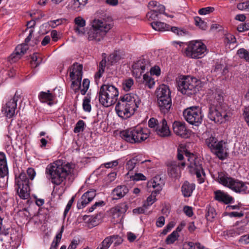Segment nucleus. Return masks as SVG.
Masks as SVG:
<instances>
[{
	"label": "nucleus",
	"instance_id": "9d476101",
	"mask_svg": "<svg viewBox=\"0 0 249 249\" xmlns=\"http://www.w3.org/2000/svg\"><path fill=\"white\" fill-rule=\"evenodd\" d=\"M183 114L185 120L191 124L198 126L202 122L203 115L201 108L198 106H193L185 109Z\"/></svg>",
	"mask_w": 249,
	"mask_h": 249
},
{
	"label": "nucleus",
	"instance_id": "774afa93",
	"mask_svg": "<svg viewBox=\"0 0 249 249\" xmlns=\"http://www.w3.org/2000/svg\"><path fill=\"white\" fill-rule=\"evenodd\" d=\"M239 242H241L242 243L245 244H249V234L242 235L239 239Z\"/></svg>",
	"mask_w": 249,
	"mask_h": 249
},
{
	"label": "nucleus",
	"instance_id": "473e14b6",
	"mask_svg": "<svg viewBox=\"0 0 249 249\" xmlns=\"http://www.w3.org/2000/svg\"><path fill=\"white\" fill-rule=\"evenodd\" d=\"M148 61L143 58H141L138 61L132 65V68L134 70L141 69L142 71L140 73H142L145 69V67L148 65Z\"/></svg>",
	"mask_w": 249,
	"mask_h": 249
},
{
	"label": "nucleus",
	"instance_id": "5701e85b",
	"mask_svg": "<svg viewBox=\"0 0 249 249\" xmlns=\"http://www.w3.org/2000/svg\"><path fill=\"white\" fill-rule=\"evenodd\" d=\"M142 155H137L128 160L125 165L126 169L129 171H131L137 165L150 161V160H142Z\"/></svg>",
	"mask_w": 249,
	"mask_h": 249
},
{
	"label": "nucleus",
	"instance_id": "864d4df0",
	"mask_svg": "<svg viewBox=\"0 0 249 249\" xmlns=\"http://www.w3.org/2000/svg\"><path fill=\"white\" fill-rule=\"evenodd\" d=\"M214 10V8L213 7H207L202 8L198 10V13L200 15H206L212 13Z\"/></svg>",
	"mask_w": 249,
	"mask_h": 249
},
{
	"label": "nucleus",
	"instance_id": "9b49d317",
	"mask_svg": "<svg viewBox=\"0 0 249 249\" xmlns=\"http://www.w3.org/2000/svg\"><path fill=\"white\" fill-rule=\"evenodd\" d=\"M206 45L201 41H190L187 48L185 49L184 53L192 58H201L206 51Z\"/></svg>",
	"mask_w": 249,
	"mask_h": 249
},
{
	"label": "nucleus",
	"instance_id": "3c124183",
	"mask_svg": "<svg viewBox=\"0 0 249 249\" xmlns=\"http://www.w3.org/2000/svg\"><path fill=\"white\" fill-rule=\"evenodd\" d=\"M90 81L88 79H84L83 81L82 86L83 88L80 90V92L82 95H85L89 88V85Z\"/></svg>",
	"mask_w": 249,
	"mask_h": 249
},
{
	"label": "nucleus",
	"instance_id": "603ef678",
	"mask_svg": "<svg viewBox=\"0 0 249 249\" xmlns=\"http://www.w3.org/2000/svg\"><path fill=\"white\" fill-rule=\"evenodd\" d=\"M172 32L177 34L178 36H183L187 34V31L184 29H181L177 27H170Z\"/></svg>",
	"mask_w": 249,
	"mask_h": 249
},
{
	"label": "nucleus",
	"instance_id": "f03ea898",
	"mask_svg": "<svg viewBox=\"0 0 249 249\" xmlns=\"http://www.w3.org/2000/svg\"><path fill=\"white\" fill-rule=\"evenodd\" d=\"M112 27L113 22L110 17L107 18V20L104 18L94 19L93 21L92 28L88 33V40L96 42L101 41Z\"/></svg>",
	"mask_w": 249,
	"mask_h": 249
},
{
	"label": "nucleus",
	"instance_id": "412c9836",
	"mask_svg": "<svg viewBox=\"0 0 249 249\" xmlns=\"http://www.w3.org/2000/svg\"><path fill=\"white\" fill-rule=\"evenodd\" d=\"M157 134L160 137H165L170 135L171 131L165 119H163L156 128Z\"/></svg>",
	"mask_w": 249,
	"mask_h": 249
},
{
	"label": "nucleus",
	"instance_id": "79ce46f5",
	"mask_svg": "<svg viewBox=\"0 0 249 249\" xmlns=\"http://www.w3.org/2000/svg\"><path fill=\"white\" fill-rule=\"evenodd\" d=\"M179 237L178 233L176 231H173L172 233L169 234L166 238L165 242L167 244H171L174 243L176 241L178 240Z\"/></svg>",
	"mask_w": 249,
	"mask_h": 249
},
{
	"label": "nucleus",
	"instance_id": "72a5a7b5",
	"mask_svg": "<svg viewBox=\"0 0 249 249\" xmlns=\"http://www.w3.org/2000/svg\"><path fill=\"white\" fill-rule=\"evenodd\" d=\"M214 107L218 110V112L221 114V117L223 120H228L227 118L228 117L227 115V110H228V107L226 104H216L214 105Z\"/></svg>",
	"mask_w": 249,
	"mask_h": 249
},
{
	"label": "nucleus",
	"instance_id": "f257e3e1",
	"mask_svg": "<svg viewBox=\"0 0 249 249\" xmlns=\"http://www.w3.org/2000/svg\"><path fill=\"white\" fill-rule=\"evenodd\" d=\"M71 169L70 163L63 164L60 161H56L47 165L45 172L47 178L53 184L59 185L66 180L71 172Z\"/></svg>",
	"mask_w": 249,
	"mask_h": 249
},
{
	"label": "nucleus",
	"instance_id": "4d7b16f0",
	"mask_svg": "<svg viewBox=\"0 0 249 249\" xmlns=\"http://www.w3.org/2000/svg\"><path fill=\"white\" fill-rule=\"evenodd\" d=\"M178 166L174 163H172L170 165H168V172L171 175L177 173Z\"/></svg>",
	"mask_w": 249,
	"mask_h": 249
},
{
	"label": "nucleus",
	"instance_id": "423d86ee",
	"mask_svg": "<svg viewBox=\"0 0 249 249\" xmlns=\"http://www.w3.org/2000/svg\"><path fill=\"white\" fill-rule=\"evenodd\" d=\"M185 155L188 158V163L182 162L181 165L184 167L186 164L188 165L189 172L192 175H196L201 183L204 182V179L201 178V174L205 175V173L202 167V161L198 159L194 154L188 151H185Z\"/></svg>",
	"mask_w": 249,
	"mask_h": 249
},
{
	"label": "nucleus",
	"instance_id": "393cba45",
	"mask_svg": "<svg viewBox=\"0 0 249 249\" xmlns=\"http://www.w3.org/2000/svg\"><path fill=\"white\" fill-rule=\"evenodd\" d=\"M128 191L129 190L125 185L117 186L112 191V194L114 197L113 199H118L123 197Z\"/></svg>",
	"mask_w": 249,
	"mask_h": 249
},
{
	"label": "nucleus",
	"instance_id": "4c0bfd02",
	"mask_svg": "<svg viewBox=\"0 0 249 249\" xmlns=\"http://www.w3.org/2000/svg\"><path fill=\"white\" fill-rule=\"evenodd\" d=\"M64 229V226H62L60 231L57 233V234L55 236L54 240L53 241L51 244V246H53V247L57 249L59 243L60 242L61 239L62 238V235Z\"/></svg>",
	"mask_w": 249,
	"mask_h": 249
},
{
	"label": "nucleus",
	"instance_id": "6e6d98bb",
	"mask_svg": "<svg viewBox=\"0 0 249 249\" xmlns=\"http://www.w3.org/2000/svg\"><path fill=\"white\" fill-rule=\"evenodd\" d=\"M112 238L113 242H114V245L115 246H117L121 244L123 241V239L120 236L118 235H111Z\"/></svg>",
	"mask_w": 249,
	"mask_h": 249
},
{
	"label": "nucleus",
	"instance_id": "1a4fd4ad",
	"mask_svg": "<svg viewBox=\"0 0 249 249\" xmlns=\"http://www.w3.org/2000/svg\"><path fill=\"white\" fill-rule=\"evenodd\" d=\"M70 77L72 81L71 88L75 93L77 92L81 88V82L83 76V65L75 62L69 68Z\"/></svg>",
	"mask_w": 249,
	"mask_h": 249
},
{
	"label": "nucleus",
	"instance_id": "cd10ccee",
	"mask_svg": "<svg viewBox=\"0 0 249 249\" xmlns=\"http://www.w3.org/2000/svg\"><path fill=\"white\" fill-rule=\"evenodd\" d=\"M158 180L160 181V178L159 177H155L153 179L148 181L147 186L148 187H153L155 190L153 191L154 194H159L162 189V182H159Z\"/></svg>",
	"mask_w": 249,
	"mask_h": 249
},
{
	"label": "nucleus",
	"instance_id": "09e8293b",
	"mask_svg": "<svg viewBox=\"0 0 249 249\" xmlns=\"http://www.w3.org/2000/svg\"><path fill=\"white\" fill-rule=\"evenodd\" d=\"M154 194V193L152 192L151 195L147 197L146 202L143 204V207L145 209H147L149 206L151 205L156 201V196Z\"/></svg>",
	"mask_w": 249,
	"mask_h": 249
},
{
	"label": "nucleus",
	"instance_id": "052dcab7",
	"mask_svg": "<svg viewBox=\"0 0 249 249\" xmlns=\"http://www.w3.org/2000/svg\"><path fill=\"white\" fill-rule=\"evenodd\" d=\"M183 212L189 217L193 216L194 213L192 208L188 206H185L183 208Z\"/></svg>",
	"mask_w": 249,
	"mask_h": 249
},
{
	"label": "nucleus",
	"instance_id": "13d9d810",
	"mask_svg": "<svg viewBox=\"0 0 249 249\" xmlns=\"http://www.w3.org/2000/svg\"><path fill=\"white\" fill-rule=\"evenodd\" d=\"M75 196H73L71 199L69 201L64 212V216H66L69 210H70L72 203L74 200Z\"/></svg>",
	"mask_w": 249,
	"mask_h": 249
},
{
	"label": "nucleus",
	"instance_id": "c85d7f7f",
	"mask_svg": "<svg viewBox=\"0 0 249 249\" xmlns=\"http://www.w3.org/2000/svg\"><path fill=\"white\" fill-rule=\"evenodd\" d=\"M8 170L5 154L0 152V177L3 178L8 174Z\"/></svg>",
	"mask_w": 249,
	"mask_h": 249
},
{
	"label": "nucleus",
	"instance_id": "49530a36",
	"mask_svg": "<svg viewBox=\"0 0 249 249\" xmlns=\"http://www.w3.org/2000/svg\"><path fill=\"white\" fill-rule=\"evenodd\" d=\"M160 15L159 13L154 11L153 10L151 9V11L148 12L146 16L148 18L149 20H152L154 21H157L159 19L160 17L159 16Z\"/></svg>",
	"mask_w": 249,
	"mask_h": 249
},
{
	"label": "nucleus",
	"instance_id": "338daca9",
	"mask_svg": "<svg viewBox=\"0 0 249 249\" xmlns=\"http://www.w3.org/2000/svg\"><path fill=\"white\" fill-rule=\"evenodd\" d=\"M243 115L244 116L246 122L249 126V107H246L245 108Z\"/></svg>",
	"mask_w": 249,
	"mask_h": 249
},
{
	"label": "nucleus",
	"instance_id": "2eb2a0df",
	"mask_svg": "<svg viewBox=\"0 0 249 249\" xmlns=\"http://www.w3.org/2000/svg\"><path fill=\"white\" fill-rule=\"evenodd\" d=\"M18 98V97L16 96V93L13 98L8 101L5 106L2 107V112H3L7 118H11L15 115Z\"/></svg>",
	"mask_w": 249,
	"mask_h": 249
},
{
	"label": "nucleus",
	"instance_id": "c9c22d12",
	"mask_svg": "<svg viewBox=\"0 0 249 249\" xmlns=\"http://www.w3.org/2000/svg\"><path fill=\"white\" fill-rule=\"evenodd\" d=\"M216 215V213L213 207L210 205L207 207L205 217L207 220L212 221Z\"/></svg>",
	"mask_w": 249,
	"mask_h": 249
},
{
	"label": "nucleus",
	"instance_id": "58836bf2",
	"mask_svg": "<svg viewBox=\"0 0 249 249\" xmlns=\"http://www.w3.org/2000/svg\"><path fill=\"white\" fill-rule=\"evenodd\" d=\"M195 24L196 26L198 27L199 29L202 30H206L207 28V23L199 17H196L194 18Z\"/></svg>",
	"mask_w": 249,
	"mask_h": 249
},
{
	"label": "nucleus",
	"instance_id": "e433bc0d",
	"mask_svg": "<svg viewBox=\"0 0 249 249\" xmlns=\"http://www.w3.org/2000/svg\"><path fill=\"white\" fill-rule=\"evenodd\" d=\"M134 85V80L131 78H129L124 80L122 83L123 89L125 91H128L131 90V88Z\"/></svg>",
	"mask_w": 249,
	"mask_h": 249
},
{
	"label": "nucleus",
	"instance_id": "6e6552de",
	"mask_svg": "<svg viewBox=\"0 0 249 249\" xmlns=\"http://www.w3.org/2000/svg\"><path fill=\"white\" fill-rule=\"evenodd\" d=\"M197 80L190 76H183L178 81V89L182 94L190 96L196 93Z\"/></svg>",
	"mask_w": 249,
	"mask_h": 249
},
{
	"label": "nucleus",
	"instance_id": "7ed1b4c3",
	"mask_svg": "<svg viewBox=\"0 0 249 249\" xmlns=\"http://www.w3.org/2000/svg\"><path fill=\"white\" fill-rule=\"evenodd\" d=\"M119 91L117 88L109 84H103L98 93L99 101L105 107L114 105L117 101Z\"/></svg>",
	"mask_w": 249,
	"mask_h": 249
},
{
	"label": "nucleus",
	"instance_id": "5fc2aeb1",
	"mask_svg": "<svg viewBox=\"0 0 249 249\" xmlns=\"http://www.w3.org/2000/svg\"><path fill=\"white\" fill-rule=\"evenodd\" d=\"M130 178L134 181L145 180L146 178L142 173H135L134 176H130Z\"/></svg>",
	"mask_w": 249,
	"mask_h": 249
},
{
	"label": "nucleus",
	"instance_id": "20e7f679",
	"mask_svg": "<svg viewBox=\"0 0 249 249\" xmlns=\"http://www.w3.org/2000/svg\"><path fill=\"white\" fill-rule=\"evenodd\" d=\"M120 136L130 143H140L149 137V131L147 128L132 127L121 131Z\"/></svg>",
	"mask_w": 249,
	"mask_h": 249
},
{
	"label": "nucleus",
	"instance_id": "aec40b11",
	"mask_svg": "<svg viewBox=\"0 0 249 249\" xmlns=\"http://www.w3.org/2000/svg\"><path fill=\"white\" fill-rule=\"evenodd\" d=\"M215 200L225 204L231 203L233 201V198L227 193L221 190H216L214 192Z\"/></svg>",
	"mask_w": 249,
	"mask_h": 249
},
{
	"label": "nucleus",
	"instance_id": "f8f14e48",
	"mask_svg": "<svg viewBox=\"0 0 249 249\" xmlns=\"http://www.w3.org/2000/svg\"><path fill=\"white\" fill-rule=\"evenodd\" d=\"M205 143L212 152L221 160L226 159L228 156L227 152H224L223 141L218 142L217 139L212 136L205 140Z\"/></svg>",
	"mask_w": 249,
	"mask_h": 249
},
{
	"label": "nucleus",
	"instance_id": "8fccbe9b",
	"mask_svg": "<svg viewBox=\"0 0 249 249\" xmlns=\"http://www.w3.org/2000/svg\"><path fill=\"white\" fill-rule=\"evenodd\" d=\"M41 61V58L37 56V53H34L31 56V63L35 67H36L39 65Z\"/></svg>",
	"mask_w": 249,
	"mask_h": 249
},
{
	"label": "nucleus",
	"instance_id": "4be33fe9",
	"mask_svg": "<svg viewBox=\"0 0 249 249\" xmlns=\"http://www.w3.org/2000/svg\"><path fill=\"white\" fill-rule=\"evenodd\" d=\"M208 117L215 123H221L223 121L218 110L214 107L213 104H211L209 106Z\"/></svg>",
	"mask_w": 249,
	"mask_h": 249
},
{
	"label": "nucleus",
	"instance_id": "b1692460",
	"mask_svg": "<svg viewBox=\"0 0 249 249\" xmlns=\"http://www.w3.org/2000/svg\"><path fill=\"white\" fill-rule=\"evenodd\" d=\"M54 97V95L51 93L49 90H48L47 92L41 91L38 95L39 101L42 103H47L49 106L53 104Z\"/></svg>",
	"mask_w": 249,
	"mask_h": 249
},
{
	"label": "nucleus",
	"instance_id": "ddd939ff",
	"mask_svg": "<svg viewBox=\"0 0 249 249\" xmlns=\"http://www.w3.org/2000/svg\"><path fill=\"white\" fill-rule=\"evenodd\" d=\"M17 192L19 196L23 199H28L30 196L29 180L24 172L20 173L18 177L16 178Z\"/></svg>",
	"mask_w": 249,
	"mask_h": 249
},
{
	"label": "nucleus",
	"instance_id": "bb28decb",
	"mask_svg": "<svg viewBox=\"0 0 249 249\" xmlns=\"http://www.w3.org/2000/svg\"><path fill=\"white\" fill-rule=\"evenodd\" d=\"M195 187L194 183H191L188 181H184L181 188L183 196L186 197L191 196Z\"/></svg>",
	"mask_w": 249,
	"mask_h": 249
},
{
	"label": "nucleus",
	"instance_id": "7c9ffc66",
	"mask_svg": "<svg viewBox=\"0 0 249 249\" xmlns=\"http://www.w3.org/2000/svg\"><path fill=\"white\" fill-rule=\"evenodd\" d=\"M148 6L150 8H153V10L159 14H164L167 16V14L165 12V6L160 4L156 1H151L148 3Z\"/></svg>",
	"mask_w": 249,
	"mask_h": 249
},
{
	"label": "nucleus",
	"instance_id": "ea45409f",
	"mask_svg": "<svg viewBox=\"0 0 249 249\" xmlns=\"http://www.w3.org/2000/svg\"><path fill=\"white\" fill-rule=\"evenodd\" d=\"M113 242L111 236L107 237L100 245V249H108Z\"/></svg>",
	"mask_w": 249,
	"mask_h": 249
},
{
	"label": "nucleus",
	"instance_id": "a19ab883",
	"mask_svg": "<svg viewBox=\"0 0 249 249\" xmlns=\"http://www.w3.org/2000/svg\"><path fill=\"white\" fill-rule=\"evenodd\" d=\"M237 54L242 59L248 62L249 52L244 48H240L237 51Z\"/></svg>",
	"mask_w": 249,
	"mask_h": 249
},
{
	"label": "nucleus",
	"instance_id": "4468645a",
	"mask_svg": "<svg viewBox=\"0 0 249 249\" xmlns=\"http://www.w3.org/2000/svg\"><path fill=\"white\" fill-rule=\"evenodd\" d=\"M136 109L127 105L126 103L119 100L115 107V111L117 114L120 118L127 119L134 114Z\"/></svg>",
	"mask_w": 249,
	"mask_h": 249
},
{
	"label": "nucleus",
	"instance_id": "6ab92c4d",
	"mask_svg": "<svg viewBox=\"0 0 249 249\" xmlns=\"http://www.w3.org/2000/svg\"><path fill=\"white\" fill-rule=\"evenodd\" d=\"M173 129L174 133L181 137H188V130L184 122L176 121L173 124Z\"/></svg>",
	"mask_w": 249,
	"mask_h": 249
},
{
	"label": "nucleus",
	"instance_id": "dca6fc26",
	"mask_svg": "<svg viewBox=\"0 0 249 249\" xmlns=\"http://www.w3.org/2000/svg\"><path fill=\"white\" fill-rule=\"evenodd\" d=\"M138 96L136 94L134 93H127L120 97L121 100L123 102L127 104V105L137 109L139 105V101H137Z\"/></svg>",
	"mask_w": 249,
	"mask_h": 249
},
{
	"label": "nucleus",
	"instance_id": "0e129e2a",
	"mask_svg": "<svg viewBox=\"0 0 249 249\" xmlns=\"http://www.w3.org/2000/svg\"><path fill=\"white\" fill-rule=\"evenodd\" d=\"M160 74V70L159 67H152L150 70V75H155L156 76H159Z\"/></svg>",
	"mask_w": 249,
	"mask_h": 249
},
{
	"label": "nucleus",
	"instance_id": "f704fd0d",
	"mask_svg": "<svg viewBox=\"0 0 249 249\" xmlns=\"http://www.w3.org/2000/svg\"><path fill=\"white\" fill-rule=\"evenodd\" d=\"M143 83L149 89H152L155 85V82L151 76L148 73H145L143 76Z\"/></svg>",
	"mask_w": 249,
	"mask_h": 249
},
{
	"label": "nucleus",
	"instance_id": "69168bd1",
	"mask_svg": "<svg viewBox=\"0 0 249 249\" xmlns=\"http://www.w3.org/2000/svg\"><path fill=\"white\" fill-rule=\"evenodd\" d=\"M119 51H115L111 54L110 57L114 61H118L121 59V56L119 54Z\"/></svg>",
	"mask_w": 249,
	"mask_h": 249
},
{
	"label": "nucleus",
	"instance_id": "a878e982",
	"mask_svg": "<svg viewBox=\"0 0 249 249\" xmlns=\"http://www.w3.org/2000/svg\"><path fill=\"white\" fill-rule=\"evenodd\" d=\"M128 206L126 203L124 202L119 204L118 205L112 209V213L114 218L115 216L119 217L124 215L127 211Z\"/></svg>",
	"mask_w": 249,
	"mask_h": 249
},
{
	"label": "nucleus",
	"instance_id": "2f4dec72",
	"mask_svg": "<svg viewBox=\"0 0 249 249\" xmlns=\"http://www.w3.org/2000/svg\"><path fill=\"white\" fill-rule=\"evenodd\" d=\"M74 23L76 26L74 28L75 32L78 34H84V29H80V28L84 27L86 25L85 20L81 17H78L74 19Z\"/></svg>",
	"mask_w": 249,
	"mask_h": 249
},
{
	"label": "nucleus",
	"instance_id": "a211bd4d",
	"mask_svg": "<svg viewBox=\"0 0 249 249\" xmlns=\"http://www.w3.org/2000/svg\"><path fill=\"white\" fill-rule=\"evenodd\" d=\"M158 106L160 112L163 114L170 113L172 109L171 98L163 99L157 100Z\"/></svg>",
	"mask_w": 249,
	"mask_h": 249
},
{
	"label": "nucleus",
	"instance_id": "39448f33",
	"mask_svg": "<svg viewBox=\"0 0 249 249\" xmlns=\"http://www.w3.org/2000/svg\"><path fill=\"white\" fill-rule=\"evenodd\" d=\"M218 182L237 193H249V183H244L237 179L226 176L223 173H218Z\"/></svg>",
	"mask_w": 249,
	"mask_h": 249
},
{
	"label": "nucleus",
	"instance_id": "e2e57ef3",
	"mask_svg": "<svg viewBox=\"0 0 249 249\" xmlns=\"http://www.w3.org/2000/svg\"><path fill=\"white\" fill-rule=\"evenodd\" d=\"M159 124L158 120L154 118H150L148 121V125L151 128L157 127Z\"/></svg>",
	"mask_w": 249,
	"mask_h": 249
},
{
	"label": "nucleus",
	"instance_id": "680f3d73",
	"mask_svg": "<svg viewBox=\"0 0 249 249\" xmlns=\"http://www.w3.org/2000/svg\"><path fill=\"white\" fill-rule=\"evenodd\" d=\"M175 226V224L174 222H169L167 225L165 227V228L161 232V234L163 235H165L167 233V232L171 230L172 228L174 227Z\"/></svg>",
	"mask_w": 249,
	"mask_h": 249
},
{
	"label": "nucleus",
	"instance_id": "bf43d9fd",
	"mask_svg": "<svg viewBox=\"0 0 249 249\" xmlns=\"http://www.w3.org/2000/svg\"><path fill=\"white\" fill-rule=\"evenodd\" d=\"M237 7L239 10H243L247 9H249V1H246L237 4Z\"/></svg>",
	"mask_w": 249,
	"mask_h": 249
},
{
	"label": "nucleus",
	"instance_id": "de8ad7c7",
	"mask_svg": "<svg viewBox=\"0 0 249 249\" xmlns=\"http://www.w3.org/2000/svg\"><path fill=\"white\" fill-rule=\"evenodd\" d=\"M90 202L88 201V199L84 197L83 196H82L80 199L78 200L77 203V207L78 209H81L84 208Z\"/></svg>",
	"mask_w": 249,
	"mask_h": 249
},
{
	"label": "nucleus",
	"instance_id": "37998d69",
	"mask_svg": "<svg viewBox=\"0 0 249 249\" xmlns=\"http://www.w3.org/2000/svg\"><path fill=\"white\" fill-rule=\"evenodd\" d=\"M96 191L92 189L85 193L82 196L88 199L89 202H91L96 196Z\"/></svg>",
	"mask_w": 249,
	"mask_h": 249
},
{
	"label": "nucleus",
	"instance_id": "f3484780",
	"mask_svg": "<svg viewBox=\"0 0 249 249\" xmlns=\"http://www.w3.org/2000/svg\"><path fill=\"white\" fill-rule=\"evenodd\" d=\"M155 94L157 98V100H160L161 98L168 99L171 98V91L168 86L162 84L156 89Z\"/></svg>",
	"mask_w": 249,
	"mask_h": 249
},
{
	"label": "nucleus",
	"instance_id": "c03bdc74",
	"mask_svg": "<svg viewBox=\"0 0 249 249\" xmlns=\"http://www.w3.org/2000/svg\"><path fill=\"white\" fill-rule=\"evenodd\" d=\"M85 123L83 120H79L76 124L73 131L74 133H79L84 131L85 127Z\"/></svg>",
	"mask_w": 249,
	"mask_h": 249
},
{
	"label": "nucleus",
	"instance_id": "a18cd8bd",
	"mask_svg": "<svg viewBox=\"0 0 249 249\" xmlns=\"http://www.w3.org/2000/svg\"><path fill=\"white\" fill-rule=\"evenodd\" d=\"M90 97L88 95L83 99V107L85 111L90 112L91 111V105L90 104Z\"/></svg>",
	"mask_w": 249,
	"mask_h": 249
},
{
	"label": "nucleus",
	"instance_id": "c756f323",
	"mask_svg": "<svg viewBox=\"0 0 249 249\" xmlns=\"http://www.w3.org/2000/svg\"><path fill=\"white\" fill-rule=\"evenodd\" d=\"M150 25L153 29L158 31H169L170 29V26L169 24L158 20L152 22Z\"/></svg>",
	"mask_w": 249,
	"mask_h": 249
},
{
	"label": "nucleus",
	"instance_id": "0eeeda50",
	"mask_svg": "<svg viewBox=\"0 0 249 249\" xmlns=\"http://www.w3.org/2000/svg\"><path fill=\"white\" fill-rule=\"evenodd\" d=\"M36 22L35 20H31L28 21L26 24L27 29H31L29 31V34L28 36L25 38L24 43L18 45L13 53H12L8 57V60L11 63H14L18 60L26 53L27 50L29 49L28 43L31 40L32 35L34 33V28L36 25Z\"/></svg>",
	"mask_w": 249,
	"mask_h": 249
}]
</instances>
